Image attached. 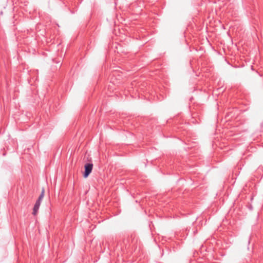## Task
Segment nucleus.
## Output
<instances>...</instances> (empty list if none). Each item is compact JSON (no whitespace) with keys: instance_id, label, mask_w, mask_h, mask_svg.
Returning <instances> with one entry per match:
<instances>
[{"instance_id":"f257e3e1","label":"nucleus","mask_w":263,"mask_h":263,"mask_svg":"<svg viewBox=\"0 0 263 263\" xmlns=\"http://www.w3.org/2000/svg\"><path fill=\"white\" fill-rule=\"evenodd\" d=\"M44 193H45L44 189H43L40 195L39 196L37 200L36 201V202L35 203V204H34L33 209V212H32V214L34 216L36 215V214L38 212V210L39 209L41 203V202H42L43 198L44 196Z\"/></svg>"},{"instance_id":"f03ea898","label":"nucleus","mask_w":263,"mask_h":263,"mask_svg":"<svg viewBox=\"0 0 263 263\" xmlns=\"http://www.w3.org/2000/svg\"><path fill=\"white\" fill-rule=\"evenodd\" d=\"M93 168L92 163H88L84 165V172L83 173V177L86 178L90 175L92 172Z\"/></svg>"}]
</instances>
